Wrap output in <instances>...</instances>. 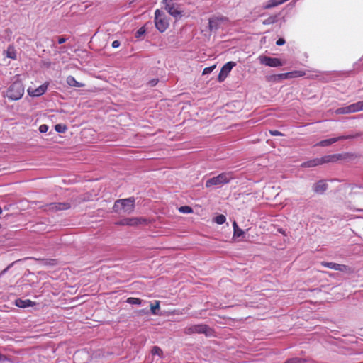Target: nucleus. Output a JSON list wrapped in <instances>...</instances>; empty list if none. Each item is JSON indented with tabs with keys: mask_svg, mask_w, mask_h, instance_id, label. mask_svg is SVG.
I'll list each match as a JSON object with an SVG mask.
<instances>
[{
	"mask_svg": "<svg viewBox=\"0 0 363 363\" xmlns=\"http://www.w3.org/2000/svg\"><path fill=\"white\" fill-rule=\"evenodd\" d=\"M233 179L230 172H223L216 177H213L208 179L206 182L207 188L212 186L223 185L228 184Z\"/></svg>",
	"mask_w": 363,
	"mask_h": 363,
	"instance_id": "7ed1b4c3",
	"label": "nucleus"
},
{
	"mask_svg": "<svg viewBox=\"0 0 363 363\" xmlns=\"http://www.w3.org/2000/svg\"><path fill=\"white\" fill-rule=\"evenodd\" d=\"M48 130V126L46 124H43L39 127V131L40 133H46Z\"/></svg>",
	"mask_w": 363,
	"mask_h": 363,
	"instance_id": "e433bc0d",
	"label": "nucleus"
},
{
	"mask_svg": "<svg viewBox=\"0 0 363 363\" xmlns=\"http://www.w3.org/2000/svg\"><path fill=\"white\" fill-rule=\"evenodd\" d=\"M305 362L303 359L295 357L288 359L284 363H304Z\"/></svg>",
	"mask_w": 363,
	"mask_h": 363,
	"instance_id": "7c9ffc66",
	"label": "nucleus"
},
{
	"mask_svg": "<svg viewBox=\"0 0 363 363\" xmlns=\"http://www.w3.org/2000/svg\"><path fill=\"white\" fill-rule=\"evenodd\" d=\"M214 220L217 224L221 225L225 222L226 218L224 215L220 214L215 218Z\"/></svg>",
	"mask_w": 363,
	"mask_h": 363,
	"instance_id": "c756f323",
	"label": "nucleus"
},
{
	"mask_svg": "<svg viewBox=\"0 0 363 363\" xmlns=\"http://www.w3.org/2000/svg\"><path fill=\"white\" fill-rule=\"evenodd\" d=\"M284 43H285V40H284V39H283V38H279V39H278V40H277V43H276V44H277V45H284Z\"/></svg>",
	"mask_w": 363,
	"mask_h": 363,
	"instance_id": "a19ab883",
	"label": "nucleus"
},
{
	"mask_svg": "<svg viewBox=\"0 0 363 363\" xmlns=\"http://www.w3.org/2000/svg\"><path fill=\"white\" fill-rule=\"evenodd\" d=\"M86 354L85 352H82V351H77L74 354V362L76 363V361L77 360L78 358H79L82 354Z\"/></svg>",
	"mask_w": 363,
	"mask_h": 363,
	"instance_id": "f704fd0d",
	"label": "nucleus"
},
{
	"mask_svg": "<svg viewBox=\"0 0 363 363\" xmlns=\"http://www.w3.org/2000/svg\"><path fill=\"white\" fill-rule=\"evenodd\" d=\"M147 223V219L144 218H125L118 220L116 223L117 225H128V226H137L138 225L145 224Z\"/></svg>",
	"mask_w": 363,
	"mask_h": 363,
	"instance_id": "1a4fd4ad",
	"label": "nucleus"
},
{
	"mask_svg": "<svg viewBox=\"0 0 363 363\" xmlns=\"http://www.w3.org/2000/svg\"><path fill=\"white\" fill-rule=\"evenodd\" d=\"M120 45H121L120 41H118V40H114V41L112 43V47H113V48H118V47L120 46Z\"/></svg>",
	"mask_w": 363,
	"mask_h": 363,
	"instance_id": "ea45409f",
	"label": "nucleus"
},
{
	"mask_svg": "<svg viewBox=\"0 0 363 363\" xmlns=\"http://www.w3.org/2000/svg\"><path fill=\"white\" fill-rule=\"evenodd\" d=\"M135 208V199L130 197L128 199H118L113 205V211L116 213H130Z\"/></svg>",
	"mask_w": 363,
	"mask_h": 363,
	"instance_id": "f257e3e1",
	"label": "nucleus"
},
{
	"mask_svg": "<svg viewBox=\"0 0 363 363\" xmlns=\"http://www.w3.org/2000/svg\"><path fill=\"white\" fill-rule=\"evenodd\" d=\"M236 64L234 62H228L225 63L220 71V73L218 76V81L219 82H223L232 70L233 67Z\"/></svg>",
	"mask_w": 363,
	"mask_h": 363,
	"instance_id": "9b49d317",
	"label": "nucleus"
},
{
	"mask_svg": "<svg viewBox=\"0 0 363 363\" xmlns=\"http://www.w3.org/2000/svg\"><path fill=\"white\" fill-rule=\"evenodd\" d=\"M354 157V154L346 152L342 154H333L330 155H325L322 157L323 164L335 162L339 160H351Z\"/></svg>",
	"mask_w": 363,
	"mask_h": 363,
	"instance_id": "423d86ee",
	"label": "nucleus"
},
{
	"mask_svg": "<svg viewBox=\"0 0 363 363\" xmlns=\"http://www.w3.org/2000/svg\"><path fill=\"white\" fill-rule=\"evenodd\" d=\"M211 331V330L210 329V328L206 324L189 325L184 329V333L188 335L194 333L205 334L206 335H208Z\"/></svg>",
	"mask_w": 363,
	"mask_h": 363,
	"instance_id": "39448f33",
	"label": "nucleus"
},
{
	"mask_svg": "<svg viewBox=\"0 0 363 363\" xmlns=\"http://www.w3.org/2000/svg\"><path fill=\"white\" fill-rule=\"evenodd\" d=\"M328 189V184L325 182L320 180L313 186V191L317 194H323Z\"/></svg>",
	"mask_w": 363,
	"mask_h": 363,
	"instance_id": "dca6fc26",
	"label": "nucleus"
},
{
	"mask_svg": "<svg viewBox=\"0 0 363 363\" xmlns=\"http://www.w3.org/2000/svg\"><path fill=\"white\" fill-rule=\"evenodd\" d=\"M151 354L152 355H157L160 357H162L163 355V352L162 349L158 346H154L151 350Z\"/></svg>",
	"mask_w": 363,
	"mask_h": 363,
	"instance_id": "a878e982",
	"label": "nucleus"
},
{
	"mask_svg": "<svg viewBox=\"0 0 363 363\" xmlns=\"http://www.w3.org/2000/svg\"><path fill=\"white\" fill-rule=\"evenodd\" d=\"M320 264L325 267H327V268H329V269H334V270H337V265L338 264L337 263H335V262H322L320 263Z\"/></svg>",
	"mask_w": 363,
	"mask_h": 363,
	"instance_id": "393cba45",
	"label": "nucleus"
},
{
	"mask_svg": "<svg viewBox=\"0 0 363 363\" xmlns=\"http://www.w3.org/2000/svg\"><path fill=\"white\" fill-rule=\"evenodd\" d=\"M159 309H160V301H156L155 305H153V304L150 305L151 313L153 315H157V311Z\"/></svg>",
	"mask_w": 363,
	"mask_h": 363,
	"instance_id": "cd10ccee",
	"label": "nucleus"
},
{
	"mask_svg": "<svg viewBox=\"0 0 363 363\" xmlns=\"http://www.w3.org/2000/svg\"><path fill=\"white\" fill-rule=\"evenodd\" d=\"M279 4L277 0H269L267 4L264 6V9H270L279 6Z\"/></svg>",
	"mask_w": 363,
	"mask_h": 363,
	"instance_id": "2f4dec72",
	"label": "nucleus"
},
{
	"mask_svg": "<svg viewBox=\"0 0 363 363\" xmlns=\"http://www.w3.org/2000/svg\"><path fill=\"white\" fill-rule=\"evenodd\" d=\"M354 113L363 111V101H358L352 104Z\"/></svg>",
	"mask_w": 363,
	"mask_h": 363,
	"instance_id": "4be33fe9",
	"label": "nucleus"
},
{
	"mask_svg": "<svg viewBox=\"0 0 363 363\" xmlns=\"http://www.w3.org/2000/svg\"><path fill=\"white\" fill-rule=\"evenodd\" d=\"M337 271H340V272H345V273H352L353 272L352 269H351V267H350L349 266L345 265V264H338V265H337Z\"/></svg>",
	"mask_w": 363,
	"mask_h": 363,
	"instance_id": "5701e85b",
	"label": "nucleus"
},
{
	"mask_svg": "<svg viewBox=\"0 0 363 363\" xmlns=\"http://www.w3.org/2000/svg\"><path fill=\"white\" fill-rule=\"evenodd\" d=\"M259 62L262 65L271 67H277L282 66V62L281 60L276 57H271L268 56H259Z\"/></svg>",
	"mask_w": 363,
	"mask_h": 363,
	"instance_id": "9d476101",
	"label": "nucleus"
},
{
	"mask_svg": "<svg viewBox=\"0 0 363 363\" xmlns=\"http://www.w3.org/2000/svg\"><path fill=\"white\" fill-rule=\"evenodd\" d=\"M155 24L157 29L161 33L164 32L169 26L166 15L160 9H157L155 12Z\"/></svg>",
	"mask_w": 363,
	"mask_h": 363,
	"instance_id": "20e7f679",
	"label": "nucleus"
},
{
	"mask_svg": "<svg viewBox=\"0 0 363 363\" xmlns=\"http://www.w3.org/2000/svg\"><path fill=\"white\" fill-rule=\"evenodd\" d=\"M216 65H214L213 66L204 68L203 70L202 74L203 75L210 74L211 72H213V70L216 68Z\"/></svg>",
	"mask_w": 363,
	"mask_h": 363,
	"instance_id": "72a5a7b5",
	"label": "nucleus"
},
{
	"mask_svg": "<svg viewBox=\"0 0 363 363\" xmlns=\"http://www.w3.org/2000/svg\"><path fill=\"white\" fill-rule=\"evenodd\" d=\"M179 211L183 213H192V211H193L192 208L188 206H181L179 208Z\"/></svg>",
	"mask_w": 363,
	"mask_h": 363,
	"instance_id": "473e14b6",
	"label": "nucleus"
},
{
	"mask_svg": "<svg viewBox=\"0 0 363 363\" xmlns=\"http://www.w3.org/2000/svg\"><path fill=\"white\" fill-rule=\"evenodd\" d=\"M233 229H234V236L240 237L244 234V231L240 229L235 221L233 223Z\"/></svg>",
	"mask_w": 363,
	"mask_h": 363,
	"instance_id": "b1692460",
	"label": "nucleus"
},
{
	"mask_svg": "<svg viewBox=\"0 0 363 363\" xmlns=\"http://www.w3.org/2000/svg\"><path fill=\"white\" fill-rule=\"evenodd\" d=\"M270 135L273 136H281L283 134L279 130H269Z\"/></svg>",
	"mask_w": 363,
	"mask_h": 363,
	"instance_id": "4c0bfd02",
	"label": "nucleus"
},
{
	"mask_svg": "<svg viewBox=\"0 0 363 363\" xmlns=\"http://www.w3.org/2000/svg\"><path fill=\"white\" fill-rule=\"evenodd\" d=\"M65 42V38H60L58 39V43H59V44H62V43H64Z\"/></svg>",
	"mask_w": 363,
	"mask_h": 363,
	"instance_id": "37998d69",
	"label": "nucleus"
},
{
	"mask_svg": "<svg viewBox=\"0 0 363 363\" xmlns=\"http://www.w3.org/2000/svg\"><path fill=\"white\" fill-rule=\"evenodd\" d=\"M335 113L336 114L340 115V114H349V113H353L352 106V104L341 107L335 110Z\"/></svg>",
	"mask_w": 363,
	"mask_h": 363,
	"instance_id": "6ab92c4d",
	"label": "nucleus"
},
{
	"mask_svg": "<svg viewBox=\"0 0 363 363\" xmlns=\"http://www.w3.org/2000/svg\"><path fill=\"white\" fill-rule=\"evenodd\" d=\"M353 138V136H352V135H347V136H340V137H337V138H330V139L323 140L320 141L317 144V145L321 146V147L329 146L331 144L335 143L340 140L349 139V138Z\"/></svg>",
	"mask_w": 363,
	"mask_h": 363,
	"instance_id": "2eb2a0df",
	"label": "nucleus"
},
{
	"mask_svg": "<svg viewBox=\"0 0 363 363\" xmlns=\"http://www.w3.org/2000/svg\"><path fill=\"white\" fill-rule=\"evenodd\" d=\"M2 212V210H1V208L0 207V214Z\"/></svg>",
	"mask_w": 363,
	"mask_h": 363,
	"instance_id": "a18cd8bd",
	"label": "nucleus"
},
{
	"mask_svg": "<svg viewBox=\"0 0 363 363\" xmlns=\"http://www.w3.org/2000/svg\"><path fill=\"white\" fill-rule=\"evenodd\" d=\"M226 21H228V18L224 16H214L211 18L208 21L210 30H216L222 23Z\"/></svg>",
	"mask_w": 363,
	"mask_h": 363,
	"instance_id": "ddd939ff",
	"label": "nucleus"
},
{
	"mask_svg": "<svg viewBox=\"0 0 363 363\" xmlns=\"http://www.w3.org/2000/svg\"><path fill=\"white\" fill-rule=\"evenodd\" d=\"M69 203H52L47 205V210L51 211H58L67 210L70 208Z\"/></svg>",
	"mask_w": 363,
	"mask_h": 363,
	"instance_id": "4468645a",
	"label": "nucleus"
},
{
	"mask_svg": "<svg viewBox=\"0 0 363 363\" xmlns=\"http://www.w3.org/2000/svg\"><path fill=\"white\" fill-rule=\"evenodd\" d=\"M24 94L23 83L17 80L13 82L6 91V96L12 101H17L21 99Z\"/></svg>",
	"mask_w": 363,
	"mask_h": 363,
	"instance_id": "f03ea898",
	"label": "nucleus"
},
{
	"mask_svg": "<svg viewBox=\"0 0 363 363\" xmlns=\"http://www.w3.org/2000/svg\"><path fill=\"white\" fill-rule=\"evenodd\" d=\"M48 85H49V83L45 82L43 84L40 85V86H38V88H35V89L30 86L28 88V90H27L28 94L30 96H33V97L40 96L45 93V91L48 89Z\"/></svg>",
	"mask_w": 363,
	"mask_h": 363,
	"instance_id": "f8f14e48",
	"label": "nucleus"
},
{
	"mask_svg": "<svg viewBox=\"0 0 363 363\" xmlns=\"http://www.w3.org/2000/svg\"><path fill=\"white\" fill-rule=\"evenodd\" d=\"M165 5V10L172 16L177 17L181 15L179 5L174 0H162Z\"/></svg>",
	"mask_w": 363,
	"mask_h": 363,
	"instance_id": "6e6552de",
	"label": "nucleus"
},
{
	"mask_svg": "<svg viewBox=\"0 0 363 363\" xmlns=\"http://www.w3.org/2000/svg\"><path fill=\"white\" fill-rule=\"evenodd\" d=\"M306 72L303 70H294L292 72L274 74L271 77V79L274 81H280L285 79L296 78L303 77L306 75Z\"/></svg>",
	"mask_w": 363,
	"mask_h": 363,
	"instance_id": "0eeeda50",
	"label": "nucleus"
},
{
	"mask_svg": "<svg viewBox=\"0 0 363 363\" xmlns=\"http://www.w3.org/2000/svg\"><path fill=\"white\" fill-rule=\"evenodd\" d=\"M275 22V17H269L263 21V24L269 25Z\"/></svg>",
	"mask_w": 363,
	"mask_h": 363,
	"instance_id": "c9c22d12",
	"label": "nucleus"
},
{
	"mask_svg": "<svg viewBox=\"0 0 363 363\" xmlns=\"http://www.w3.org/2000/svg\"><path fill=\"white\" fill-rule=\"evenodd\" d=\"M145 32V30L144 28H140L138 31H137V33H136V37H139L140 35L144 34Z\"/></svg>",
	"mask_w": 363,
	"mask_h": 363,
	"instance_id": "58836bf2",
	"label": "nucleus"
},
{
	"mask_svg": "<svg viewBox=\"0 0 363 363\" xmlns=\"http://www.w3.org/2000/svg\"><path fill=\"white\" fill-rule=\"evenodd\" d=\"M6 55L8 58L16 60V51L13 45H9L6 50Z\"/></svg>",
	"mask_w": 363,
	"mask_h": 363,
	"instance_id": "412c9836",
	"label": "nucleus"
},
{
	"mask_svg": "<svg viewBox=\"0 0 363 363\" xmlns=\"http://www.w3.org/2000/svg\"><path fill=\"white\" fill-rule=\"evenodd\" d=\"M67 128L65 125L57 124L55 125V130L60 133H63L67 130Z\"/></svg>",
	"mask_w": 363,
	"mask_h": 363,
	"instance_id": "c85d7f7f",
	"label": "nucleus"
},
{
	"mask_svg": "<svg viewBox=\"0 0 363 363\" xmlns=\"http://www.w3.org/2000/svg\"><path fill=\"white\" fill-rule=\"evenodd\" d=\"M323 164V160L321 158H315L311 160H308L307 162H305L302 164V167H316L318 165Z\"/></svg>",
	"mask_w": 363,
	"mask_h": 363,
	"instance_id": "f3484780",
	"label": "nucleus"
},
{
	"mask_svg": "<svg viewBox=\"0 0 363 363\" xmlns=\"http://www.w3.org/2000/svg\"><path fill=\"white\" fill-rule=\"evenodd\" d=\"M33 303L32 301L29 299L26 300H21V299H17L16 301V306L19 308H26L29 306H33Z\"/></svg>",
	"mask_w": 363,
	"mask_h": 363,
	"instance_id": "aec40b11",
	"label": "nucleus"
},
{
	"mask_svg": "<svg viewBox=\"0 0 363 363\" xmlns=\"http://www.w3.org/2000/svg\"><path fill=\"white\" fill-rule=\"evenodd\" d=\"M67 84L73 87H84L83 83L77 82L73 76H68L66 79Z\"/></svg>",
	"mask_w": 363,
	"mask_h": 363,
	"instance_id": "a211bd4d",
	"label": "nucleus"
},
{
	"mask_svg": "<svg viewBox=\"0 0 363 363\" xmlns=\"http://www.w3.org/2000/svg\"><path fill=\"white\" fill-rule=\"evenodd\" d=\"M126 302L129 304L140 305L142 303V300L138 298L129 297L127 298Z\"/></svg>",
	"mask_w": 363,
	"mask_h": 363,
	"instance_id": "bb28decb",
	"label": "nucleus"
},
{
	"mask_svg": "<svg viewBox=\"0 0 363 363\" xmlns=\"http://www.w3.org/2000/svg\"><path fill=\"white\" fill-rule=\"evenodd\" d=\"M157 82H158V79H153L150 82L152 86H155L157 84Z\"/></svg>",
	"mask_w": 363,
	"mask_h": 363,
	"instance_id": "79ce46f5",
	"label": "nucleus"
},
{
	"mask_svg": "<svg viewBox=\"0 0 363 363\" xmlns=\"http://www.w3.org/2000/svg\"><path fill=\"white\" fill-rule=\"evenodd\" d=\"M4 356L0 354V361H1L4 359Z\"/></svg>",
	"mask_w": 363,
	"mask_h": 363,
	"instance_id": "c03bdc74",
	"label": "nucleus"
}]
</instances>
